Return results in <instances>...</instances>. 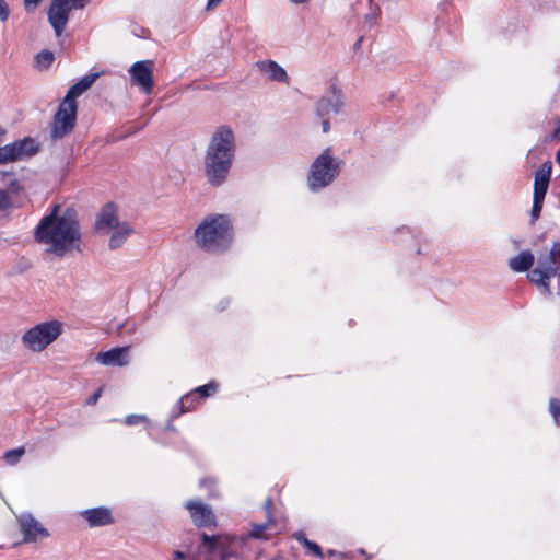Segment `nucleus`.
Instances as JSON below:
<instances>
[{"label":"nucleus","instance_id":"1","mask_svg":"<svg viewBox=\"0 0 560 560\" xmlns=\"http://www.w3.org/2000/svg\"><path fill=\"white\" fill-rule=\"evenodd\" d=\"M34 237L38 243L48 245V252L59 257L74 248L79 249L81 232L77 211L67 208L60 213V205H55L51 212L40 219Z\"/></svg>","mask_w":560,"mask_h":560},{"label":"nucleus","instance_id":"2","mask_svg":"<svg viewBox=\"0 0 560 560\" xmlns=\"http://www.w3.org/2000/svg\"><path fill=\"white\" fill-rule=\"evenodd\" d=\"M234 155V133L221 126L211 136L205 156V173L212 186H220L226 179Z\"/></svg>","mask_w":560,"mask_h":560},{"label":"nucleus","instance_id":"3","mask_svg":"<svg viewBox=\"0 0 560 560\" xmlns=\"http://www.w3.org/2000/svg\"><path fill=\"white\" fill-rule=\"evenodd\" d=\"M231 222L226 215H210L197 226L195 240L199 247L209 253H222L231 246Z\"/></svg>","mask_w":560,"mask_h":560},{"label":"nucleus","instance_id":"4","mask_svg":"<svg viewBox=\"0 0 560 560\" xmlns=\"http://www.w3.org/2000/svg\"><path fill=\"white\" fill-rule=\"evenodd\" d=\"M95 229L103 234H109L108 247L114 250L120 248L133 233V228L126 221H120L117 208L113 202L105 205L95 221Z\"/></svg>","mask_w":560,"mask_h":560},{"label":"nucleus","instance_id":"5","mask_svg":"<svg viewBox=\"0 0 560 560\" xmlns=\"http://www.w3.org/2000/svg\"><path fill=\"white\" fill-rule=\"evenodd\" d=\"M340 172V162L336 161L327 148L313 162L308 176L311 190H318L328 186Z\"/></svg>","mask_w":560,"mask_h":560},{"label":"nucleus","instance_id":"6","mask_svg":"<svg viewBox=\"0 0 560 560\" xmlns=\"http://www.w3.org/2000/svg\"><path fill=\"white\" fill-rule=\"evenodd\" d=\"M560 276V243H553L549 252L538 256L537 267L528 273V279L536 285L548 288L552 277Z\"/></svg>","mask_w":560,"mask_h":560},{"label":"nucleus","instance_id":"7","mask_svg":"<svg viewBox=\"0 0 560 560\" xmlns=\"http://www.w3.org/2000/svg\"><path fill=\"white\" fill-rule=\"evenodd\" d=\"M62 332L58 320L45 322L26 330L22 337L23 345L33 352H42Z\"/></svg>","mask_w":560,"mask_h":560},{"label":"nucleus","instance_id":"8","mask_svg":"<svg viewBox=\"0 0 560 560\" xmlns=\"http://www.w3.org/2000/svg\"><path fill=\"white\" fill-rule=\"evenodd\" d=\"M77 102L62 100L50 126V137L54 140L61 139L69 135L77 121Z\"/></svg>","mask_w":560,"mask_h":560},{"label":"nucleus","instance_id":"9","mask_svg":"<svg viewBox=\"0 0 560 560\" xmlns=\"http://www.w3.org/2000/svg\"><path fill=\"white\" fill-rule=\"evenodd\" d=\"M38 151V144L34 139L24 138L13 143L0 147V164L14 162L33 156Z\"/></svg>","mask_w":560,"mask_h":560},{"label":"nucleus","instance_id":"10","mask_svg":"<svg viewBox=\"0 0 560 560\" xmlns=\"http://www.w3.org/2000/svg\"><path fill=\"white\" fill-rule=\"evenodd\" d=\"M78 0H54L48 11V21L55 30L57 36L65 31L69 20V13L73 8L82 9L83 3L78 4Z\"/></svg>","mask_w":560,"mask_h":560},{"label":"nucleus","instance_id":"11","mask_svg":"<svg viewBox=\"0 0 560 560\" xmlns=\"http://www.w3.org/2000/svg\"><path fill=\"white\" fill-rule=\"evenodd\" d=\"M153 66L152 60L137 61L128 70L131 84L139 86L145 94L153 90Z\"/></svg>","mask_w":560,"mask_h":560},{"label":"nucleus","instance_id":"12","mask_svg":"<svg viewBox=\"0 0 560 560\" xmlns=\"http://www.w3.org/2000/svg\"><path fill=\"white\" fill-rule=\"evenodd\" d=\"M18 522L25 542H36L49 536L48 529L30 513L21 514Z\"/></svg>","mask_w":560,"mask_h":560},{"label":"nucleus","instance_id":"13","mask_svg":"<svg viewBox=\"0 0 560 560\" xmlns=\"http://www.w3.org/2000/svg\"><path fill=\"white\" fill-rule=\"evenodd\" d=\"M186 509L197 527H210L215 525V516L211 508L200 500H191L186 503Z\"/></svg>","mask_w":560,"mask_h":560},{"label":"nucleus","instance_id":"14","mask_svg":"<svg viewBox=\"0 0 560 560\" xmlns=\"http://www.w3.org/2000/svg\"><path fill=\"white\" fill-rule=\"evenodd\" d=\"M96 360L103 365L126 366L130 362L129 347L114 348L100 352Z\"/></svg>","mask_w":560,"mask_h":560},{"label":"nucleus","instance_id":"15","mask_svg":"<svg viewBox=\"0 0 560 560\" xmlns=\"http://www.w3.org/2000/svg\"><path fill=\"white\" fill-rule=\"evenodd\" d=\"M345 102L340 94L332 93L331 97H322L316 104V114L319 118L328 117L331 113L338 114Z\"/></svg>","mask_w":560,"mask_h":560},{"label":"nucleus","instance_id":"16","mask_svg":"<svg viewBox=\"0 0 560 560\" xmlns=\"http://www.w3.org/2000/svg\"><path fill=\"white\" fill-rule=\"evenodd\" d=\"M91 527L106 526L114 522L112 512L107 508H95L81 513Z\"/></svg>","mask_w":560,"mask_h":560},{"label":"nucleus","instance_id":"17","mask_svg":"<svg viewBox=\"0 0 560 560\" xmlns=\"http://www.w3.org/2000/svg\"><path fill=\"white\" fill-rule=\"evenodd\" d=\"M551 176V165L544 164L539 170L535 173L534 180V198L544 199L549 186Z\"/></svg>","mask_w":560,"mask_h":560},{"label":"nucleus","instance_id":"18","mask_svg":"<svg viewBox=\"0 0 560 560\" xmlns=\"http://www.w3.org/2000/svg\"><path fill=\"white\" fill-rule=\"evenodd\" d=\"M257 69L266 74L268 79L277 82H287L288 81V74L287 71L278 65L276 61L272 60H261L257 61L255 63Z\"/></svg>","mask_w":560,"mask_h":560},{"label":"nucleus","instance_id":"19","mask_svg":"<svg viewBox=\"0 0 560 560\" xmlns=\"http://www.w3.org/2000/svg\"><path fill=\"white\" fill-rule=\"evenodd\" d=\"M100 77L98 73H90L70 88L65 96L69 102H77L75 98L89 90Z\"/></svg>","mask_w":560,"mask_h":560},{"label":"nucleus","instance_id":"20","mask_svg":"<svg viewBox=\"0 0 560 560\" xmlns=\"http://www.w3.org/2000/svg\"><path fill=\"white\" fill-rule=\"evenodd\" d=\"M535 260L534 255L529 250H523L517 256L509 260L510 268L515 272H524L530 269Z\"/></svg>","mask_w":560,"mask_h":560},{"label":"nucleus","instance_id":"21","mask_svg":"<svg viewBox=\"0 0 560 560\" xmlns=\"http://www.w3.org/2000/svg\"><path fill=\"white\" fill-rule=\"evenodd\" d=\"M215 390H217V384L214 382H211L203 386H199L195 389L194 393L188 394L180 399L182 407L190 409V404L194 401L196 393L199 394L201 397H208Z\"/></svg>","mask_w":560,"mask_h":560},{"label":"nucleus","instance_id":"22","mask_svg":"<svg viewBox=\"0 0 560 560\" xmlns=\"http://www.w3.org/2000/svg\"><path fill=\"white\" fill-rule=\"evenodd\" d=\"M55 60V55L50 50H43L35 57V67L39 70H45L50 67Z\"/></svg>","mask_w":560,"mask_h":560},{"label":"nucleus","instance_id":"23","mask_svg":"<svg viewBox=\"0 0 560 560\" xmlns=\"http://www.w3.org/2000/svg\"><path fill=\"white\" fill-rule=\"evenodd\" d=\"M294 538L307 548L314 556L322 558V548L314 541L308 540L303 533H295Z\"/></svg>","mask_w":560,"mask_h":560},{"label":"nucleus","instance_id":"24","mask_svg":"<svg viewBox=\"0 0 560 560\" xmlns=\"http://www.w3.org/2000/svg\"><path fill=\"white\" fill-rule=\"evenodd\" d=\"M19 189L18 183H13L8 190H0V210L7 209L12 205L10 194L18 192Z\"/></svg>","mask_w":560,"mask_h":560},{"label":"nucleus","instance_id":"25","mask_svg":"<svg viewBox=\"0 0 560 560\" xmlns=\"http://www.w3.org/2000/svg\"><path fill=\"white\" fill-rule=\"evenodd\" d=\"M25 454V447L20 446L18 448L9 450L4 453L3 458L9 465H15L20 462L22 456Z\"/></svg>","mask_w":560,"mask_h":560},{"label":"nucleus","instance_id":"26","mask_svg":"<svg viewBox=\"0 0 560 560\" xmlns=\"http://www.w3.org/2000/svg\"><path fill=\"white\" fill-rule=\"evenodd\" d=\"M549 409L557 424H560V399H551L549 402Z\"/></svg>","mask_w":560,"mask_h":560},{"label":"nucleus","instance_id":"27","mask_svg":"<svg viewBox=\"0 0 560 560\" xmlns=\"http://www.w3.org/2000/svg\"><path fill=\"white\" fill-rule=\"evenodd\" d=\"M270 522H267L265 524H254L253 529L249 533V536L253 538H262L264 532L268 528Z\"/></svg>","mask_w":560,"mask_h":560},{"label":"nucleus","instance_id":"28","mask_svg":"<svg viewBox=\"0 0 560 560\" xmlns=\"http://www.w3.org/2000/svg\"><path fill=\"white\" fill-rule=\"evenodd\" d=\"M544 199L534 198L532 207V218L536 220L539 218L542 209Z\"/></svg>","mask_w":560,"mask_h":560},{"label":"nucleus","instance_id":"29","mask_svg":"<svg viewBox=\"0 0 560 560\" xmlns=\"http://www.w3.org/2000/svg\"><path fill=\"white\" fill-rule=\"evenodd\" d=\"M147 420V417L145 416H140V415H130L126 418L125 422L126 424L128 425H133V424H137L139 422H142V421H145Z\"/></svg>","mask_w":560,"mask_h":560},{"label":"nucleus","instance_id":"30","mask_svg":"<svg viewBox=\"0 0 560 560\" xmlns=\"http://www.w3.org/2000/svg\"><path fill=\"white\" fill-rule=\"evenodd\" d=\"M201 539L205 546L209 548L210 551L214 549L215 546V538L213 536H209L207 534L201 535Z\"/></svg>","mask_w":560,"mask_h":560},{"label":"nucleus","instance_id":"31","mask_svg":"<svg viewBox=\"0 0 560 560\" xmlns=\"http://www.w3.org/2000/svg\"><path fill=\"white\" fill-rule=\"evenodd\" d=\"M9 18V8L4 0H0V20L7 21Z\"/></svg>","mask_w":560,"mask_h":560},{"label":"nucleus","instance_id":"32","mask_svg":"<svg viewBox=\"0 0 560 560\" xmlns=\"http://www.w3.org/2000/svg\"><path fill=\"white\" fill-rule=\"evenodd\" d=\"M40 0H24V5L27 11L34 10Z\"/></svg>","mask_w":560,"mask_h":560},{"label":"nucleus","instance_id":"33","mask_svg":"<svg viewBox=\"0 0 560 560\" xmlns=\"http://www.w3.org/2000/svg\"><path fill=\"white\" fill-rule=\"evenodd\" d=\"M271 506H272V501L271 499H267L266 502H265V508L267 510V515H268V522H271Z\"/></svg>","mask_w":560,"mask_h":560},{"label":"nucleus","instance_id":"34","mask_svg":"<svg viewBox=\"0 0 560 560\" xmlns=\"http://www.w3.org/2000/svg\"><path fill=\"white\" fill-rule=\"evenodd\" d=\"M223 0H208L207 10H212L213 8L218 7Z\"/></svg>","mask_w":560,"mask_h":560},{"label":"nucleus","instance_id":"35","mask_svg":"<svg viewBox=\"0 0 560 560\" xmlns=\"http://www.w3.org/2000/svg\"><path fill=\"white\" fill-rule=\"evenodd\" d=\"M323 132L327 133L330 130V124L328 117L322 118Z\"/></svg>","mask_w":560,"mask_h":560},{"label":"nucleus","instance_id":"36","mask_svg":"<svg viewBox=\"0 0 560 560\" xmlns=\"http://www.w3.org/2000/svg\"><path fill=\"white\" fill-rule=\"evenodd\" d=\"M101 395V389L95 392L89 399V404H95Z\"/></svg>","mask_w":560,"mask_h":560},{"label":"nucleus","instance_id":"37","mask_svg":"<svg viewBox=\"0 0 560 560\" xmlns=\"http://www.w3.org/2000/svg\"><path fill=\"white\" fill-rule=\"evenodd\" d=\"M185 557H186L185 553L179 550H176L174 552V560H183V559H185Z\"/></svg>","mask_w":560,"mask_h":560},{"label":"nucleus","instance_id":"38","mask_svg":"<svg viewBox=\"0 0 560 560\" xmlns=\"http://www.w3.org/2000/svg\"><path fill=\"white\" fill-rule=\"evenodd\" d=\"M289 1L294 4H303V3H306L308 0H289Z\"/></svg>","mask_w":560,"mask_h":560},{"label":"nucleus","instance_id":"39","mask_svg":"<svg viewBox=\"0 0 560 560\" xmlns=\"http://www.w3.org/2000/svg\"><path fill=\"white\" fill-rule=\"evenodd\" d=\"M555 138H560V126L553 132Z\"/></svg>","mask_w":560,"mask_h":560}]
</instances>
